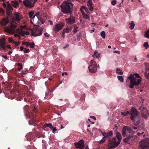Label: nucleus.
<instances>
[{
  "label": "nucleus",
  "instance_id": "nucleus-1",
  "mask_svg": "<svg viewBox=\"0 0 149 149\" xmlns=\"http://www.w3.org/2000/svg\"><path fill=\"white\" fill-rule=\"evenodd\" d=\"M130 113L131 116L130 118L134 122V125H138L139 123V119L138 116V113L136 109L133 107H132L130 110V112L127 111L126 112H121V115L126 116Z\"/></svg>",
  "mask_w": 149,
  "mask_h": 149
},
{
  "label": "nucleus",
  "instance_id": "nucleus-2",
  "mask_svg": "<svg viewBox=\"0 0 149 149\" xmlns=\"http://www.w3.org/2000/svg\"><path fill=\"white\" fill-rule=\"evenodd\" d=\"M73 6V4L71 2L68 1H65L60 6L62 12L68 15H72Z\"/></svg>",
  "mask_w": 149,
  "mask_h": 149
},
{
  "label": "nucleus",
  "instance_id": "nucleus-3",
  "mask_svg": "<svg viewBox=\"0 0 149 149\" xmlns=\"http://www.w3.org/2000/svg\"><path fill=\"white\" fill-rule=\"evenodd\" d=\"M116 136L118 140V141H117L116 138H113L109 140V144L111 147L116 148L120 144L122 136L120 133L118 132H117Z\"/></svg>",
  "mask_w": 149,
  "mask_h": 149
},
{
  "label": "nucleus",
  "instance_id": "nucleus-4",
  "mask_svg": "<svg viewBox=\"0 0 149 149\" xmlns=\"http://www.w3.org/2000/svg\"><path fill=\"white\" fill-rule=\"evenodd\" d=\"M139 145L143 149H149V139L146 138L142 140L139 142Z\"/></svg>",
  "mask_w": 149,
  "mask_h": 149
},
{
  "label": "nucleus",
  "instance_id": "nucleus-5",
  "mask_svg": "<svg viewBox=\"0 0 149 149\" xmlns=\"http://www.w3.org/2000/svg\"><path fill=\"white\" fill-rule=\"evenodd\" d=\"M43 29L39 26L36 27L31 33V36L37 37L41 35L42 33Z\"/></svg>",
  "mask_w": 149,
  "mask_h": 149
},
{
  "label": "nucleus",
  "instance_id": "nucleus-6",
  "mask_svg": "<svg viewBox=\"0 0 149 149\" xmlns=\"http://www.w3.org/2000/svg\"><path fill=\"white\" fill-rule=\"evenodd\" d=\"M90 65L88 67L90 72L93 73L95 72L97 70V65L96 62L93 60H91L90 63Z\"/></svg>",
  "mask_w": 149,
  "mask_h": 149
},
{
  "label": "nucleus",
  "instance_id": "nucleus-7",
  "mask_svg": "<svg viewBox=\"0 0 149 149\" xmlns=\"http://www.w3.org/2000/svg\"><path fill=\"white\" fill-rule=\"evenodd\" d=\"M37 1V0H24L23 3L25 6L31 8L34 6Z\"/></svg>",
  "mask_w": 149,
  "mask_h": 149
},
{
  "label": "nucleus",
  "instance_id": "nucleus-8",
  "mask_svg": "<svg viewBox=\"0 0 149 149\" xmlns=\"http://www.w3.org/2000/svg\"><path fill=\"white\" fill-rule=\"evenodd\" d=\"M76 20L75 17L72 15H70L68 18H66L65 21L67 24L72 25L75 23Z\"/></svg>",
  "mask_w": 149,
  "mask_h": 149
},
{
  "label": "nucleus",
  "instance_id": "nucleus-9",
  "mask_svg": "<svg viewBox=\"0 0 149 149\" xmlns=\"http://www.w3.org/2000/svg\"><path fill=\"white\" fill-rule=\"evenodd\" d=\"M64 25L65 23L63 22H61L59 24H57L54 27L53 30L56 32H58L63 28Z\"/></svg>",
  "mask_w": 149,
  "mask_h": 149
},
{
  "label": "nucleus",
  "instance_id": "nucleus-10",
  "mask_svg": "<svg viewBox=\"0 0 149 149\" xmlns=\"http://www.w3.org/2000/svg\"><path fill=\"white\" fill-rule=\"evenodd\" d=\"M39 14L40 13L39 12H38L35 15H33V20L34 21L35 19L36 20V19H38V21L37 23V24H43L44 23V21L42 18H41L39 17H38Z\"/></svg>",
  "mask_w": 149,
  "mask_h": 149
},
{
  "label": "nucleus",
  "instance_id": "nucleus-11",
  "mask_svg": "<svg viewBox=\"0 0 149 149\" xmlns=\"http://www.w3.org/2000/svg\"><path fill=\"white\" fill-rule=\"evenodd\" d=\"M84 141L81 139L79 140L78 142L74 143V144L76 148L80 149H84Z\"/></svg>",
  "mask_w": 149,
  "mask_h": 149
},
{
  "label": "nucleus",
  "instance_id": "nucleus-12",
  "mask_svg": "<svg viewBox=\"0 0 149 149\" xmlns=\"http://www.w3.org/2000/svg\"><path fill=\"white\" fill-rule=\"evenodd\" d=\"M6 42L5 39L2 38L0 39V49L2 48L4 50H5L6 47H5Z\"/></svg>",
  "mask_w": 149,
  "mask_h": 149
},
{
  "label": "nucleus",
  "instance_id": "nucleus-13",
  "mask_svg": "<svg viewBox=\"0 0 149 149\" xmlns=\"http://www.w3.org/2000/svg\"><path fill=\"white\" fill-rule=\"evenodd\" d=\"M145 70L146 71L144 73L145 77L146 79H149V63L146 65Z\"/></svg>",
  "mask_w": 149,
  "mask_h": 149
},
{
  "label": "nucleus",
  "instance_id": "nucleus-14",
  "mask_svg": "<svg viewBox=\"0 0 149 149\" xmlns=\"http://www.w3.org/2000/svg\"><path fill=\"white\" fill-rule=\"evenodd\" d=\"M134 138V136L130 135L123 139V141L125 143H127L128 142L131 141L133 140Z\"/></svg>",
  "mask_w": 149,
  "mask_h": 149
},
{
  "label": "nucleus",
  "instance_id": "nucleus-15",
  "mask_svg": "<svg viewBox=\"0 0 149 149\" xmlns=\"http://www.w3.org/2000/svg\"><path fill=\"white\" fill-rule=\"evenodd\" d=\"M147 110L146 109L143 108L142 110L141 114L142 116L145 118H147L149 114L147 113Z\"/></svg>",
  "mask_w": 149,
  "mask_h": 149
},
{
  "label": "nucleus",
  "instance_id": "nucleus-16",
  "mask_svg": "<svg viewBox=\"0 0 149 149\" xmlns=\"http://www.w3.org/2000/svg\"><path fill=\"white\" fill-rule=\"evenodd\" d=\"M9 21L8 18H4L1 20L0 23L2 25L5 26L8 23Z\"/></svg>",
  "mask_w": 149,
  "mask_h": 149
},
{
  "label": "nucleus",
  "instance_id": "nucleus-17",
  "mask_svg": "<svg viewBox=\"0 0 149 149\" xmlns=\"http://www.w3.org/2000/svg\"><path fill=\"white\" fill-rule=\"evenodd\" d=\"M19 3L17 1L14 0L11 1V5L15 8L19 7Z\"/></svg>",
  "mask_w": 149,
  "mask_h": 149
},
{
  "label": "nucleus",
  "instance_id": "nucleus-18",
  "mask_svg": "<svg viewBox=\"0 0 149 149\" xmlns=\"http://www.w3.org/2000/svg\"><path fill=\"white\" fill-rule=\"evenodd\" d=\"M134 86H138L139 85L141 81V78L137 79L136 80H134L132 81Z\"/></svg>",
  "mask_w": 149,
  "mask_h": 149
},
{
  "label": "nucleus",
  "instance_id": "nucleus-19",
  "mask_svg": "<svg viewBox=\"0 0 149 149\" xmlns=\"http://www.w3.org/2000/svg\"><path fill=\"white\" fill-rule=\"evenodd\" d=\"M93 3L91 0H89L87 3V5L89 7V9L91 11H92L93 10V8L92 6Z\"/></svg>",
  "mask_w": 149,
  "mask_h": 149
},
{
  "label": "nucleus",
  "instance_id": "nucleus-20",
  "mask_svg": "<svg viewBox=\"0 0 149 149\" xmlns=\"http://www.w3.org/2000/svg\"><path fill=\"white\" fill-rule=\"evenodd\" d=\"M84 10L88 14L90 13V12L88 11L87 7L84 6H82L80 8V10L81 13H84Z\"/></svg>",
  "mask_w": 149,
  "mask_h": 149
},
{
  "label": "nucleus",
  "instance_id": "nucleus-21",
  "mask_svg": "<svg viewBox=\"0 0 149 149\" xmlns=\"http://www.w3.org/2000/svg\"><path fill=\"white\" fill-rule=\"evenodd\" d=\"M127 126H125L123 128L122 133V135L124 137L126 136V132L127 131Z\"/></svg>",
  "mask_w": 149,
  "mask_h": 149
},
{
  "label": "nucleus",
  "instance_id": "nucleus-22",
  "mask_svg": "<svg viewBox=\"0 0 149 149\" xmlns=\"http://www.w3.org/2000/svg\"><path fill=\"white\" fill-rule=\"evenodd\" d=\"M20 34L22 36H24L25 35H29V33L28 31H22L20 32Z\"/></svg>",
  "mask_w": 149,
  "mask_h": 149
},
{
  "label": "nucleus",
  "instance_id": "nucleus-23",
  "mask_svg": "<svg viewBox=\"0 0 149 149\" xmlns=\"http://www.w3.org/2000/svg\"><path fill=\"white\" fill-rule=\"evenodd\" d=\"M28 14L29 15V17L32 19H33V16L34 14V13L32 11H30L29 12Z\"/></svg>",
  "mask_w": 149,
  "mask_h": 149
},
{
  "label": "nucleus",
  "instance_id": "nucleus-24",
  "mask_svg": "<svg viewBox=\"0 0 149 149\" xmlns=\"http://www.w3.org/2000/svg\"><path fill=\"white\" fill-rule=\"evenodd\" d=\"M127 131L129 133L133 134H134V132L133 131L130 127L127 126Z\"/></svg>",
  "mask_w": 149,
  "mask_h": 149
},
{
  "label": "nucleus",
  "instance_id": "nucleus-25",
  "mask_svg": "<svg viewBox=\"0 0 149 149\" xmlns=\"http://www.w3.org/2000/svg\"><path fill=\"white\" fill-rule=\"evenodd\" d=\"M116 72L118 74H122L123 73V72L119 68H117L116 69Z\"/></svg>",
  "mask_w": 149,
  "mask_h": 149
},
{
  "label": "nucleus",
  "instance_id": "nucleus-26",
  "mask_svg": "<svg viewBox=\"0 0 149 149\" xmlns=\"http://www.w3.org/2000/svg\"><path fill=\"white\" fill-rule=\"evenodd\" d=\"M130 25V28L131 29H133L134 26L135 24L133 21H132L131 23H129Z\"/></svg>",
  "mask_w": 149,
  "mask_h": 149
},
{
  "label": "nucleus",
  "instance_id": "nucleus-27",
  "mask_svg": "<svg viewBox=\"0 0 149 149\" xmlns=\"http://www.w3.org/2000/svg\"><path fill=\"white\" fill-rule=\"evenodd\" d=\"M6 3H8L7 7L10 10H13V8L11 6V3L10 4L8 1H7Z\"/></svg>",
  "mask_w": 149,
  "mask_h": 149
},
{
  "label": "nucleus",
  "instance_id": "nucleus-28",
  "mask_svg": "<svg viewBox=\"0 0 149 149\" xmlns=\"http://www.w3.org/2000/svg\"><path fill=\"white\" fill-rule=\"evenodd\" d=\"M71 31V29L69 28L64 29L63 30V31L65 33L69 32Z\"/></svg>",
  "mask_w": 149,
  "mask_h": 149
},
{
  "label": "nucleus",
  "instance_id": "nucleus-29",
  "mask_svg": "<svg viewBox=\"0 0 149 149\" xmlns=\"http://www.w3.org/2000/svg\"><path fill=\"white\" fill-rule=\"evenodd\" d=\"M45 126L46 127H49L50 129L52 128L53 127L52 124L51 123H48L45 124Z\"/></svg>",
  "mask_w": 149,
  "mask_h": 149
},
{
  "label": "nucleus",
  "instance_id": "nucleus-30",
  "mask_svg": "<svg viewBox=\"0 0 149 149\" xmlns=\"http://www.w3.org/2000/svg\"><path fill=\"white\" fill-rule=\"evenodd\" d=\"M17 65L19 67V68L17 69L18 70L20 71L22 69L23 67L22 66V64L20 63H17Z\"/></svg>",
  "mask_w": 149,
  "mask_h": 149
},
{
  "label": "nucleus",
  "instance_id": "nucleus-31",
  "mask_svg": "<svg viewBox=\"0 0 149 149\" xmlns=\"http://www.w3.org/2000/svg\"><path fill=\"white\" fill-rule=\"evenodd\" d=\"M134 78V74H131L130 76L128 77V79L130 80V81H133L132 80Z\"/></svg>",
  "mask_w": 149,
  "mask_h": 149
},
{
  "label": "nucleus",
  "instance_id": "nucleus-32",
  "mask_svg": "<svg viewBox=\"0 0 149 149\" xmlns=\"http://www.w3.org/2000/svg\"><path fill=\"white\" fill-rule=\"evenodd\" d=\"M117 78L121 82H123L124 81V79L122 76H118Z\"/></svg>",
  "mask_w": 149,
  "mask_h": 149
},
{
  "label": "nucleus",
  "instance_id": "nucleus-33",
  "mask_svg": "<svg viewBox=\"0 0 149 149\" xmlns=\"http://www.w3.org/2000/svg\"><path fill=\"white\" fill-rule=\"evenodd\" d=\"M82 13L83 15L84 18L85 19H87L89 18V16L88 15L84 13Z\"/></svg>",
  "mask_w": 149,
  "mask_h": 149
},
{
  "label": "nucleus",
  "instance_id": "nucleus-34",
  "mask_svg": "<svg viewBox=\"0 0 149 149\" xmlns=\"http://www.w3.org/2000/svg\"><path fill=\"white\" fill-rule=\"evenodd\" d=\"M101 37L103 38H105V33L104 31H102L100 33Z\"/></svg>",
  "mask_w": 149,
  "mask_h": 149
},
{
  "label": "nucleus",
  "instance_id": "nucleus-35",
  "mask_svg": "<svg viewBox=\"0 0 149 149\" xmlns=\"http://www.w3.org/2000/svg\"><path fill=\"white\" fill-rule=\"evenodd\" d=\"M144 36L146 38H149V30H148L146 32Z\"/></svg>",
  "mask_w": 149,
  "mask_h": 149
},
{
  "label": "nucleus",
  "instance_id": "nucleus-36",
  "mask_svg": "<svg viewBox=\"0 0 149 149\" xmlns=\"http://www.w3.org/2000/svg\"><path fill=\"white\" fill-rule=\"evenodd\" d=\"M79 28V27H77L76 25H74V29L73 30V32L74 33H76L77 31V29Z\"/></svg>",
  "mask_w": 149,
  "mask_h": 149
},
{
  "label": "nucleus",
  "instance_id": "nucleus-37",
  "mask_svg": "<svg viewBox=\"0 0 149 149\" xmlns=\"http://www.w3.org/2000/svg\"><path fill=\"white\" fill-rule=\"evenodd\" d=\"M143 46L145 47L146 49H147L149 47V45L148 42H146L144 43Z\"/></svg>",
  "mask_w": 149,
  "mask_h": 149
},
{
  "label": "nucleus",
  "instance_id": "nucleus-38",
  "mask_svg": "<svg viewBox=\"0 0 149 149\" xmlns=\"http://www.w3.org/2000/svg\"><path fill=\"white\" fill-rule=\"evenodd\" d=\"M102 135L104 136V137L105 138L106 137H108V133H106L105 132H103L102 133Z\"/></svg>",
  "mask_w": 149,
  "mask_h": 149
},
{
  "label": "nucleus",
  "instance_id": "nucleus-39",
  "mask_svg": "<svg viewBox=\"0 0 149 149\" xmlns=\"http://www.w3.org/2000/svg\"><path fill=\"white\" fill-rule=\"evenodd\" d=\"M134 78H140L139 79L141 78L139 74L138 73H135L134 74Z\"/></svg>",
  "mask_w": 149,
  "mask_h": 149
},
{
  "label": "nucleus",
  "instance_id": "nucleus-40",
  "mask_svg": "<svg viewBox=\"0 0 149 149\" xmlns=\"http://www.w3.org/2000/svg\"><path fill=\"white\" fill-rule=\"evenodd\" d=\"M106 140L105 138L104 137H103L102 139L99 141V143H104Z\"/></svg>",
  "mask_w": 149,
  "mask_h": 149
},
{
  "label": "nucleus",
  "instance_id": "nucleus-41",
  "mask_svg": "<svg viewBox=\"0 0 149 149\" xmlns=\"http://www.w3.org/2000/svg\"><path fill=\"white\" fill-rule=\"evenodd\" d=\"M8 41L10 43H14V42H15V41H14L13 40L10 38H8Z\"/></svg>",
  "mask_w": 149,
  "mask_h": 149
},
{
  "label": "nucleus",
  "instance_id": "nucleus-42",
  "mask_svg": "<svg viewBox=\"0 0 149 149\" xmlns=\"http://www.w3.org/2000/svg\"><path fill=\"white\" fill-rule=\"evenodd\" d=\"M134 84L132 82V81H130V85H129V87L131 88H132L134 87Z\"/></svg>",
  "mask_w": 149,
  "mask_h": 149
},
{
  "label": "nucleus",
  "instance_id": "nucleus-43",
  "mask_svg": "<svg viewBox=\"0 0 149 149\" xmlns=\"http://www.w3.org/2000/svg\"><path fill=\"white\" fill-rule=\"evenodd\" d=\"M116 3V0H113L111 2V4L112 5H115Z\"/></svg>",
  "mask_w": 149,
  "mask_h": 149
},
{
  "label": "nucleus",
  "instance_id": "nucleus-44",
  "mask_svg": "<svg viewBox=\"0 0 149 149\" xmlns=\"http://www.w3.org/2000/svg\"><path fill=\"white\" fill-rule=\"evenodd\" d=\"M5 30L6 32L8 33H10L11 32V29L9 28H5Z\"/></svg>",
  "mask_w": 149,
  "mask_h": 149
},
{
  "label": "nucleus",
  "instance_id": "nucleus-45",
  "mask_svg": "<svg viewBox=\"0 0 149 149\" xmlns=\"http://www.w3.org/2000/svg\"><path fill=\"white\" fill-rule=\"evenodd\" d=\"M51 130H52V133H54L55 131H56L57 130L56 128V127H54L53 126L52 127V129H51Z\"/></svg>",
  "mask_w": 149,
  "mask_h": 149
},
{
  "label": "nucleus",
  "instance_id": "nucleus-46",
  "mask_svg": "<svg viewBox=\"0 0 149 149\" xmlns=\"http://www.w3.org/2000/svg\"><path fill=\"white\" fill-rule=\"evenodd\" d=\"M100 54H97L96 55H95V56H93V58H97V59H98L100 58Z\"/></svg>",
  "mask_w": 149,
  "mask_h": 149
},
{
  "label": "nucleus",
  "instance_id": "nucleus-47",
  "mask_svg": "<svg viewBox=\"0 0 149 149\" xmlns=\"http://www.w3.org/2000/svg\"><path fill=\"white\" fill-rule=\"evenodd\" d=\"M30 47L32 48H34L35 47V44L34 43H31L29 45Z\"/></svg>",
  "mask_w": 149,
  "mask_h": 149
},
{
  "label": "nucleus",
  "instance_id": "nucleus-48",
  "mask_svg": "<svg viewBox=\"0 0 149 149\" xmlns=\"http://www.w3.org/2000/svg\"><path fill=\"white\" fill-rule=\"evenodd\" d=\"M108 136H111L113 134V133L111 131H110L108 133Z\"/></svg>",
  "mask_w": 149,
  "mask_h": 149
},
{
  "label": "nucleus",
  "instance_id": "nucleus-49",
  "mask_svg": "<svg viewBox=\"0 0 149 149\" xmlns=\"http://www.w3.org/2000/svg\"><path fill=\"white\" fill-rule=\"evenodd\" d=\"M44 35L46 37H49V35L47 32H45L44 33Z\"/></svg>",
  "mask_w": 149,
  "mask_h": 149
},
{
  "label": "nucleus",
  "instance_id": "nucleus-50",
  "mask_svg": "<svg viewBox=\"0 0 149 149\" xmlns=\"http://www.w3.org/2000/svg\"><path fill=\"white\" fill-rule=\"evenodd\" d=\"M24 53H27L28 52L29 50V49H27L26 48H24Z\"/></svg>",
  "mask_w": 149,
  "mask_h": 149
},
{
  "label": "nucleus",
  "instance_id": "nucleus-51",
  "mask_svg": "<svg viewBox=\"0 0 149 149\" xmlns=\"http://www.w3.org/2000/svg\"><path fill=\"white\" fill-rule=\"evenodd\" d=\"M14 43L15 44V46H18L20 44V42H17L15 41V42H14Z\"/></svg>",
  "mask_w": 149,
  "mask_h": 149
},
{
  "label": "nucleus",
  "instance_id": "nucleus-52",
  "mask_svg": "<svg viewBox=\"0 0 149 149\" xmlns=\"http://www.w3.org/2000/svg\"><path fill=\"white\" fill-rule=\"evenodd\" d=\"M25 44L27 47H28L30 45V43L28 42H26Z\"/></svg>",
  "mask_w": 149,
  "mask_h": 149
},
{
  "label": "nucleus",
  "instance_id": "nucleus-53",
  "mask_svg": "<svg viewBox=\"0 0 149 149\" xmlns=\"http://www.w3.org/2000/svg\"><path fill=\"white\" fill-rule=\"evenodd\" d=\"M98 51L97 50H95L94 52V54L92 56H95V55H96L98 53Z\"/></svg>",
  "mask_w": 149,
  "mask_h": 149
},
{
  "label": "nucleus",
  "instance_id": "nucleus-54",
  "mask_svg": "<svg viewBox=\"0 0 149 149\" xmlns=\"http://www.w3.org/2000/svg\"><path fill=\"white\" fill-rule=\"evenodd\" d=\"M2 57L4 58L5 59H7L8 57L7 56L4 55H2Z\"/></svg>",
  "mask_w": 149,
  "mask_h": 149
},
{
  "label": "nucleus",
  "instance_id": "nucleus-55",
  "mask_svg": "<svg viewBox=\"0 0 149 149\" xmlns=\"http://www.w3.org/2000/svg\"><path fill=\"white\" fill-rule=\"evenodd\" d=\"M15 19H16V20L18 21H19L20 20V19L19 17H15Z\"/></svg>",
  "mask_w": 149,
  "mask_h": 149
},
{
  "label": "nucleus",
  "instance_id": "nucleus-56",
  "mask_svg": "<svg viewBox=\"0 0 149 149\" xmlns=\"http://www.w3.org/2000/svg\"><path fill=\"white\" fill-rule=\"evenodd\" d=\"M65 33L63 31L61 34L63 38H65Z\"/></svg>",
  "mask_w": 149,
  "mask_h": 149
},
{
  "label": "nucleus",
  "instance_id": "nucleus-57",
  "mask_svg": "<svg viewBox=\"0 0 149 149\" xmlns=\"http://www.w3.org/2000/svg\"><path fill=\"white\" fill-rule=\"evenodd\" d=\"M113 52L114 53H118V54H120V52L119 51H114Z\"/></svg>",
  "mask_w": 149,
  "mask_h": 149
},
{
  "label": "nucleus",
  "instance_id": "nucleus-58",
  "mask_svg": "<svg viewBox=\"0 0 149 149\" xmlns=\"http://www.w3.org/2000/svg\"><path fill=\"white\" fill-rule=\"evenodd\" d=\"M90 118H93L94 120H96V118L95 116H90Z\"/></svg>",
  "mask_w": 149,
  "mask_h": 149
},
{
  "label": "nucleus",
  "instance_id": "nucleus-59",
  "mask_svg": "<svg viewBox=\"0 0 149 149\" xmlns=\"http://www.w3.org/2000/svg\"><path fill=\"white\" fill-rule=\"evenodd\" d=\"M108 145H109V148L108 149H112V148H114L111 147L110 146L111 145L109 144V142L108 143Z\"/></svg>",
  "mask_w": 149,
  "mask_h": 149
},
{
  "label": "nucleus",
  "instance_id": "nucleus-60",
  "mask_svg": "<svg viewBox=\"0 0 149 149\" xmlns=\"http://www.w3.org/2000/svg\"><path fill=\"white\" fill-rule=\"evenodd\" d=\"M3 6L4 7H5L6 8L7 6V5H6V3H3Z\"/></svg>",
  "mask_w": 149,
  "mask_h": 149
},
{
  "label": "nucleus",
  "instance_id": "nucleus-61",
  "mask_svg": "<svg viewBox=\"0 0 149 149\" xmlns=\"http://www.w3.org/2000/svg\"><path fill=\"white\" fill-rule=\"evenodd\" d=\"M24 47L23 46H20V49L21 50V51H22L23 50V49H24Z\"/></svg>",
  "mask_w": 149,
  "mask_h": 149
},
{
  "label": "nucleus",
  "instance_id": "nucleus-62",
  "mask_svg": "<svg viewBox=\"0 0 149 149\" xmlns=\"http://www.w3.org/2000/svg\"><path fill=\"white\" fill-rule=\"evenodd\" d=\"M64 74H65L66 75H68V73L66 72H63L62 73V75L63 76Z\"/></svg>",
  "mask_w": 149,
  "mask_h": 149
},
{
  "label": "nucleus",
  "instance_id": "nucleus-63",
  "mask_svg": "<svg viewBox=\"0 0 149 149\" xmlns=\"http://www.w3.org/2000/svg\"><path fill=\"white\" fill-rule=\"evenodd\" d=\"M12 52H13V51H12V50L8 52V54L9 55H10L12 53Z\"/></svg>",
  "mask_w": 149,
  "mask_h": 149
},
{
  "label": "nucleus",
  "instance_id": "nucleus-64",
  "mask_svg": "<svg viewBox=\"0 0 149 149\" xmlns=\"http://www.w3.org/2000/svg\"><path fill=\"white\" fill-rule=\"evenodd\" d=\"M20 15V14L19 13H17L15 15V16H16V17H19V15Z\"/></svg>",
  "mask_w": 149,
  "mask_h": 149
}]
</instances>
